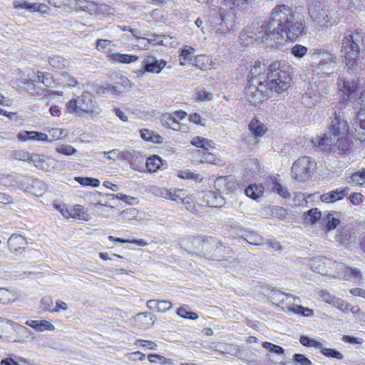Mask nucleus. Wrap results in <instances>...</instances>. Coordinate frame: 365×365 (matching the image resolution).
Returning <instances> with one entry per match:
<instances>
[{"mask_svg": "<svg viewBox=\"0 0 365 365\" xmlns=\"http://www.w3.org/2000/svg\"><path fill=\"white\" fill-rule=\"evenodd\" d=\"M298 9L286 4H277L271 11L272 21L274 25L277 23L275 31L282 36V42L284 38L296 39L304 32V16Z\"/></svg>", "mask_w": 365, "mask_h": 365, "instance_id": "nucleus-1", "label": "nucleus"}, {"mask_svg": "<svg viewBox=\"0 0 365 365\" xmlns=\"http://www.w3.org/2000/svg\"><path fill=\"white\" fill-rule=\"evenodd\" d=\"M292 81L290 66L285 61H274L270 63L266 73V78L259 87L260 102L271 97L274 93H283L290 87Z\"/></svg>", "mask_w": 365, "mask_h": 365, "instance_id": "nucleus-2", "label": "nucleus"}, {"mask_svg": "<svg viewBox=\"0 0 365 365\" xmlns=\"http://www.w3.org/2000/svg\"><path fill=\"white\" fill-rule=\"evenodd\" d=\"M341 53L350 73H356L359 63L365 56V33L350 31L344 34L341 41Z\"/></svg>", "mask_w": 365, "mask_h": 365, "instance_id": "nucleus-3", "label": "nucleus"}, {"mask_svg": "<svg viewBox=\"0 0 365 365\" xmlns=\"http://www.w3.org/2000/svg\"><path fill=\"white\" fill-rule=\"evenodd\" d=\"M247 36L257 42L281 43L282 36L275 31V25L270 16L268 21L257 20L252 22L246 29Z\"/></svg>", "mask_w": 365, "mask_h": 365, "instance_id": "nucleus-4", "label": "nucleus"}, {"mask_svg": "<svg viewBox=\"0 0 365 365\" xmlns=\"http://www.w3.org/2000/svg\"><path fill=\"white\" fill-rule=\"evenodd\" d=\"M266 65L259 61H255L251 66L250 73L248 75L249 84L245 88V95L247 99L252 103H257L260 102L259 87L262 86L266 78V73L267 72Z\"/></svg>", "mask_w": 365, "mask_h": 365, "instance_id": "nucleus-5", "label": "nucleus"}, {"mask_svg": "<svg viewBox=\"0 0 365 365\" xmlns=\"http://www.w3.org/2000/svg\"><path fill=\"white\" fill-rule=\"evenodd\" d=\"M337 57L334 53L320 48L311 54V70L317 75L328 76L337 68Z\"/></svg>", "mask_w": 365, "mask_h": 365, "instance_id": "nucleus-6", "label": "nucleus"}, {"mask_svg": "<svg viewBox=\"0 0 365 365\" xmlns=\"http://www.w3.org/2000/svg\"><path fill=\"white\" fill-rule=\"evenodd\" d=\"M66 108L69 113L81 116L83 113L98 114L100 108L93 101V97L88 92H83L76 99L70 100L66 103Z\"/></svg>", "mask_w": 365, "mask_h": 365, "instance_id": "nucleus-7", "label": "nucleus"}, {"mask_svg": "<svg viewBox=\"0 0 365 365\" xmlns=\"http://www.w3.org/2000/svg\"><path fill=\"white\" fill-rule=\"evenodd\" d=\"M204 256L212 260L225 261L232 257V251L216 238L206 237L204 242Z\"/></svg>", "mask_w": 365, "mask_h": 365, "instance_id": "nucleus-8", "label": "nucleus"}, {"mask_svg": "<svg viewBox=\"0 0 365 365\" xmlns=\"http://www.w3.org/2000/svg\"><path fill=\"white\" fill-rule=\"evenodd\" d=\"M317 168V163L309 156H302L295 160L292 167L294 178L300 182L307 180Z\"/></svg>", "mask_w": 365, "mask_h": 365, "instance_id": "nucleus-9", "label": "nucleus"}, {"mask_svg": "<svg viewBox=\"0 0 365 365\" xmlns=\"http://www.w3.org/2000/svg\"><path fill=\"white\" fill-rule=\"evenodd\" d=\"M329 119L330 121L327 127L333 136H343L349 134L350 128L348 125L347 119L344 111L341 110L334 111Z\"/></svg>", "mask_w": 365, "mask_h": 365, "instance_id": "nucleus-10", "label": "nucleus"}, {"mask_svg": "<svg viewBox=\"0 0 365 365\" xmlns=\"http://www.w3.org/2000/svg\"><path fill=\"white\" fill-rule=\"evenodd\" d=\"M218 13L213 9L210 13V16H216L211 23L213 25H219L220 27L217 29V32L220 31L221 33L227 32L230 29H232L235 22L236 16L235 14L229 11L225 12V10L223 7L220 6L218 10Z\"/></svg>", "mask_w": 365, "mask_h": 365, "instance_id": "nucleus-11", "label": "nucleus"}, {"mask_svg": "<svg viewBox=\"0 0 365 365\" xmlns=\"http://www.w3.org/2000/svg\"><path fill=\"white\" fill-rule=\"evenodd\" d=\"M313 263L312 264V269L314 272L322 274H327V270L326 269V265H329L333 268L336 269V274L338 277L339 272L345 273L347 265L337 262L336 261H332L331 259L323 257V256H317L315 257L313 260Z\"/></svg>", "mask_w": 365, "mask_h": 365, "instance_id": "nucleus-12", "label": "nucleus"}, {"mask_svg": "<svg viewBox=\"0 0 365 365\" xmlns=\"http://www.w3.org/2000/svg\"><path fill=\"white\" fill-rule=\"evenodd\" d=\"M351 127L349 134L356 140L364 142L365 140V109L360 107L356 113L355 118L351 122Z\"/></svg>", "mask_w": 365, "mask_h": 365, "instance_id": "nucleus-13", "label": "nucleus"}, {"mask_svg": "<svg viewBox=\"0 0 365 365\" xmlns=\"http://www.w3.org/2000/svg\"><path fill=\"white\" fill-rule=\"evenodd\" d=\"M165 66L166 61L165 60H157L152 56H148L142 61V66L138 72L141 74L145 72L159 73Z\"/></svg>", "mask_w": 365, "mask_h": 365, "instance_id": "nucleus-14", "label": "nucleus"}, {"mask_svg": "<svg viewBox=\"0 0 365 365\" xmlns=\"http://www.w3.org/2000/svg\"><path fill=\"white\" fill-rule=\"evenodd\" d=\"M204 242L205 238L195 237L192 238L191 240L182 241L181 248L183 245L187 253H195L204 256Z\"/></svg>", "mask_w": 365, "mask_h": 365, "instance_id": "nucleus-15", "label": "nucleus"}, {"mask_svg": "<svg viewBox=\"0 0 365 365\" xmlns=\"http://www.w3.org/2000/svg\"><path fill=\"white\" fill-rule=\"evenodd\" d=\"M26 244V238L19 234L11 235L7 242L9 250L15 255L21 254L25 250L23 246Z\"/></svg>", "mask_w": 365, "mask_h": 365, "instance_id": "nucleus-16", "label": "nucleus"}, {"mask_svg": "<svg viewBox=\"0 0 365 365\" xmlns=\"http://www.w3.org/2000/svg\"><path fill=\"white\" fill-rule=\"evenodd\" d=\"M53 159L36 153L31 154L29 162L32 163L35 167L45 171H49V169L54 168Z\"/></svg>", "mask_w": 365, "mask_h": 365, "instance_id": "nucleus-17", "label": "nucleus"}, {"mask_svg": "<svg viewBox=\"0 0 365 365\" xmlns=\"http://www.w3.org/2000/svg\"><path fill=\"white\" fill-rule=\"evenodd\" d=\"M272 300L277 302V305L281 307L283 310H287V304L291 301H294L296 298L290 294L282 292L278 289H273L269 294Z\"/></svg>", "mask_w": 365, "mask_h": 365, "instance_id": "nucleus-18", "label": "nucleus"}, {"mask_svg": "<svg viewBox=\"0 0 365 365\" xmlns=\"http://www.w3.org/2000/svg\"><path fill=\"white\" fill-rule=\"evenodd\" d=\"M349 190L350 189L346 187L338 188L329 192L324 193L321 195L320 198L321 200L324 202H334L336 201L341 200L346 197L349 194Z\"/></svg>", "mask_w": 365, "mask_h": 365, "instance_id": "nucleus-19", "label": "nucleus"}, {"mask_svg": "<svg viewBox=\"0 0 365 365\" xmlns=\"http://www.w3.org/2000/svg\"><path fill=\"white\" fill-rule=\"evenodd\" d=\"M17 138L20 141L36 140L52 142L53 139H48L47 134L38 131H21L17 135Z\"/></svg>", "mask_w": 365, "mask_h": 365, "instance_id": "nucleus-20", "label": "nucleus"}, {"mask_svg": "<svg viewBox=\"0 0 365 365\" xmlns=\"http://www.w3.org/2000/svg\"><path fill=\"white\" fill-rule=\"evenodd\" d=\"M309 16L320 26L329 28L333 25L331 19L329 17V11L326 9H321L319 11Z\"/></svg>", "mask_w": 365, "mask_h": 365, "instance_id": "nucleus-21", "label": "nucleus"}, {"mask_svg": "<svg viewBox=\"0 0 365 365\" xmlns=\"http://www.w3.org/2000/svg\"><path fill=\"white\" fill-rule=\"evenodd\" d=\"M265 186L267 190H270L271 191L276 192L280 196L284 198H288L290 197V194L288 191L284 189L275 178L272 177H268L265 181Z\"/></svg>", "mask_w": 365, "mask_h": 365, "instance_id": "nucleus-22", "label": "nucleus"}, {"mask_svg": "<svg viewBox=\"0 0 365 365\" xmlns=\"http://www.w3.org/2000/svg\"><path fill=\"white\" fill-rule=\"evenodd\" d=\"M203 201L210 207H220L223 204V198L216 192H206L203 197Z\"/></svg>", "mask_w": 365, "mask_h": 365, "instance_id": "nucleus-23", "label": "nucleus"}, {"mask_svg": "<svg viewBox=\"0 0 365 365\" xmlns=\"http://www.w3.org/2000/svg\"><path fill=\"white\" fill-rule=\"evenodd\" d=\"M294 301H290L287 304V311L304 317H311L314 314V312L312 309L308 307H304L302 305H295L294 304Z\"/></svg>", "mask_w": 365, "mask_h": 365, "instance_id": "nucleus-24", "label": "nucleus"}, {"mask_svg": "<svg viewBox=\"0 0 365 365\" xmlns=\"http://www.w3.org/2000/svg\"><path fill=\"white\" fill-rule=\"evenodd\" d=\"M266 186L262 185H250L245 190L246 195L254 200L261 197L265 190Z\"/></svg>", "mask_w": 365, "mask_h": 365, "instance_id": "nucleus-25", "label": "nucleus"}, {"mask_svg": "<svg viewBox=\"0 0 365 365\" xmlns=\"http://www.w3.org/2000/svg\"><path fill=\"white\" fill-rule=\"evenodd\" d=\"M26 324L39 331H43L45 330H53L55 329L53 324L46 320H42L40 322L36 320H30L27 321Z\"/></svg>", "mask_w": 365, "mask_h": 365, "instance_id": "nucleus-26", "label": "nucleus"}, {"mask_svg": "<svg viewBox=\"0 0 365 365\" xmlns=\"http://www.w3.org/2000/svg\"><path fill=\"white\" fill-rule=\"evenodd\" d=\"M163 165L162 159L157 155H152L146 160V168L150 173L155 172Z\"/></svg>", "mask_w": 365, "mask_h": 365, "instance_id": "nucleus-27", "label": "nucleus"}, {"mask_svg": "<svg viewBox=\"0 0 365 365\" xmlns=\"http://www.w3.org/2000/svg\"><path fill=\"white\" fill-rule=\"evenodd\" d=\"M110 58L113 61L122 63H130L135 62L138 59V57L135 55L124 54L120 53H112L110 55Z\"/></svg>", "mask_w": 365, "mask_h": 365, "instance_id": "nucleus-28", "label": "nucleus"}, {"mask_svg": "<svg viewBox=\"0 0 365 365\" xmlns=\"http://www.w3.org/2000/svg\"><path fill=\"white\" fill-rule=\"evenodd\" d=\"M160 121L163 125H166L168 128H170L175 130H179L180 129V124L172 115L165 113L162 115Z\"/></svg>", "mask_w": 365, "mask_h": 365, "instance_id": "nucleus-29", "label": "nucleus"}, {"mask_svg": "<svg viewBox=\"0 0 365 365\" xmlns=\"http://www.w3.org/2000/svg\"><path fill=\"white\" fill-rule=\"evenodd\" d=\"M361 272L358 268H352L351 267L347 266L345 273L339 272L338 274L339 278L344 279L346 280H349L351 279H361Z\"/></svg>", "mask_w": 365, "mask_h": 365, "instance_id": "nucleus-30", "label": "nucleus"}, {"mask_svg": "<svg viewBox=\"0 0 365 365\" xmlns=\"http://www.w3.org/2000/svg\"><path fill=\"white\" fill-rule=\"evenodd\" d=\"M18 297L16 293L4 288H0V304H7L14 302Z\"/></svg>", "mask_w": 365, "mask_h": 365, "instance_id": "nucleus-31", "label": "nucleus"}, {"mask_svg": "<svg viewBox=\"0 0 365 365\" xmlns=\"http://www.w3.org/2000/svg\"><path fill=\"white\" fill-rule=\"evenodd\" d=\"M191 143L197 147L202 148L201 150H209L210 148H214L215 143L208 139L196 136L192 138Z\"/></svg>", "mask_w": 365, "mask_h": 365, "instance_id": "nucleus-32", "label": "nucleus"}, {"mask_svg": "<svg viewBox=\"0 0 365 365\" xmlns=\"http://www.w3.org/2000/svg\"><path fill=\"white\" fill-rule=\"evenodd\" d=\"M249 129L255 137H262L265 133L263 124L260 123L259 121L255 118H253L250 121Z\"/></svg>", "mask_w": 365, "mask_h": 365, "instance_id": "nucleus-33", "label": "nucleus"}, {"mask_svg": "<svg viewBox=\"0 0 365 365\" xmlns=\"http://www.w3.org/2000/svg\"><path fill=\"white\" fill-rule=\"evenodd\" d=\"M48 62L51 66L58 69L65 68L68 63L67 59L57 55L49 56L48 58Z\"/></svg>", "mask_w": 365, "mask_h": 365, "instance_id": "nucleus-34", "label": "nucleus"}, {"mask_svg": "<svg viewBox=\"0 0 365 365\" xmlns=\"http://www.w3.org/2000/svg\"><path fill=\"white\" fill-rule=\"evenodd\" d=\"M34 81L38 83L41 82L46 87H52L54 83L52 75L44 72H38Z\"/></svg>", "mask_w": 365, "mask_h": 365, "instance_id": "nucleus-35", "label": "nucleus"}, {"mask_svg": "<svg viewBox=\"0 0 365 365\" xmlns=\"http://www.w3.org/2000/svg\"><path fill=\"white\" fill-rule=\"evenodd\" d=\"M194 154L199 158V161L201 163H215V158L214 155L208 150H197L194 152Z\"/></svg>", "mask_w": 365, "mask_h": 365, "instance_id": "nucleus-36", "label": "nucleus"}, {"mask_svg": "<svg viewBox=\"0 0 365 365\" xmlns=\"http://www.w3.org/2000/svg\"><path fill=\"white\" fill-rule=\"evenodd\" d=\"M349 135V134H346L343 136H336L337 139L336 145H337L338 149L344 153L349 151L351 148L352 143L348 138Z\"/></svg>", "mask_w": 365, "mask_h": 365, "instance_id": "nucleus-37", "label": "nucleus"}, {"mask_svg": "<svg viewBox=\"0 0 365 365\" xmlns=\"http://www.w3.org/2000/svg\"><path fill=\"white\" fill-rule=\"evenodd\" d=\"M195 51V48L191 46H185L181 49L180 54V64L185 65L186 62L192 61V54Z\"/></svg>", "mask_w": 365, "mask_h": 365, "instance_id": "nucleus-38", "label": "nucleus"}, {"mask_svg": "<svg viewBox=\"0 0 365 365\" xmlns=\"http://www.w3.org/2000/svg\"><path fill=\"white\" fill-rule=\"evenodd\" d=\"M176 313L179 317L184 319H188L192 320H196L197 319H198L197 314L190 311L187 305H183L179 307L177 309Z\"/></svg>", "mask_w": 365, "mask_h": 365, "instance_id": "nucleus-39", "label": "nucleus"}, {"mask_svg": "<svg viewBox=\"0 0 365 365\" xmlns=\"http://www.w3.org/2000/svg\"><path fill=\"white\" fill-rule=\"evenodd\" d=\"M140 133L141 138L146 141H150L155 143H159L162 142L161 136L154 133V132L150 130L142 129L140 130Z\"/></svg>", "mask_w": 365, "mask_h": 365, "instance_id": "nucleus-40", "label": "nucleus"}, {"mask_svg": "<svg viewBox=\"0 0 365 365\" xmlns=\"http://www.w3.org/2000/svg\"><path fill=\"white\" fill-rule=\"evenodd\" d=\"M74 180L81 184L82 186H91L93 187H97L100 185L99 180L90 177H75Z\"/></svg>", "mask_w": 365, "mask_h": 365, "instance_id": "nucleus-41", "label": "nucleus"}, {"mask_svg": "<svg viewBox=\"0 0 365 365\" xmlns=\"http://www.w3.org/2000/svg\"><path fill=\"white\" fill-rule=\"evenodd\" d=\"M302 345L306 347H314L315 349H321L322 344L315 339L311 338L306 335H302L299 339Z\"/></svg>", "mask_w": 365, "mask_h": 365, "instance_id": "nucleus-42", "label": "nucleus"}, {"mask_svg": "<svg viewBox=\"0 0 365 365\" xmlns=\"http://www.w3.org/2000/svg\"><path fill=\"white\" fill-rule=\"evenodd\" d=\"M71 217L86 221L88 220L90 218L89 214L87 212V210H86V209L80 205H76L73 207Z\"/></svg>", "mask_w": 365, "mask_h": 365, "instance_id": "nucleus-43", "label": "nucleus"}, {"mask_svg": "<svg viewBox=\"0 0 365 365\" xmlns=\"http://www.w3.org/2000/svg\"><path fill=\"white\" fill-rule=\"evenodd\" d=\"M320 353L325 356L326 357L330 359H335L337 360L343 359V355L341 352L334 349L331 348H325L322 346L320 349Z\"/></svg>", "mask_w": 365, "mask_h": 365, "instance_id": "nucleus-44", "label": "nucleus"}, {"mask_svg": "<svg viewBox=\"0 0 365 365\" xmlns=\"http://www.w3.org/2000/svg\"><path fill=\"white\" fill-rule=\"evenodd\" d=\"M357 83L354 80H344L343 81L344 93L347 98L355 93L357 89Z\"/></svg>", "mask_w": 365, "mask_h": 365, "instance_id": "nucleus-45", "label": "nucleus"}, {"mask_svg": "<svg viewBox=\"0 0 365 365\" xmlns=\"http://www.w3.org/2000/svg\"><path fill=\"white\" fill-rule=\"evenodd\" d=\"M125 87V86L120 85V86H113L106 84V86H101L99 88L98 93L102 94H107V93H118L121 92V91Z\"/></svg>", "mask_w": 365, "mask_h": 365, "instance_id": "nucleus-46", "label": "nucleus"}, {"mask_svg": "<svg viewBox=\"0 0 365 365\" xmlns=\"http://www.w3.org/2000/svg\"><path fill=\"white\" fill-rule=\"evenodd\" d=\"M27 176H17V181L15 185H17L21 190L27 192H33L32 183L31 181L25 180L24 178Z\"/></svg>", "mask_w": 365, "mask_h": 365, "instance_id": "nucleus-47", "label": "nucleus"}, {"mask_svg": "<svg viewBox=\"0 0 365 365\" xmlns=\"http://www.w3.org/2000/svg\"><path fill=\"white\" fill-rule=\"evenodd\" d=\"M35 83L36 82L34 81V79L26 81L24 83L25 89L31 94L34 96H41L43 93V90L39 87H37L35 85Z\"/></svg>", "mask_w": 365, "mask_h": 365, "instance_id": "nucleus-48", "label": "nucleus"}, {"mask_svg": "<svg viewBox=\"0 0 365 365\" xmlns=\"http://www.w3.org/2000/svg\"><path fill=\"white\" fill-rule=\"evenodd\" d=\"M17 181V175L0 174V184L4 186H14Z\"/></svg>", "mask_w": 365, "mask_h": 365, "instance_id": "nucleus-49", "label": "nucleus"}, {"mask_svg": "<svg viewBox=\"0 0 365 365\" xmlns=\"http://www.w3.org/2000/svg\"><path fill=\"white\" fill-rule=\"evenodd\" d=\"M262 346L269 351L278 355H282L284 353V349L282 346L274 344L271 342L264 341L262 344Z\"/></svg>", "mask_w": 365, "mask_h": 365, "instance_id": "nucleus-50", "label": "nucleus"}, {"mask_svg": "<svg viewBox=\"0 0 365 365\" xmlns=\"http://www.w3.org/2000/svg\"><path fill=\"white\" fill-rule=\"evenodd\" d=\"M322 7L320 0H309L308 4V12L309 16H313L317 11H319Z\"/></svg>", "mask_w": 365, "mask_h": 365, "instance_id": "nucleus-51", "label": "nucleus"}, {"mask_svg": "<svg viewBox=\"0 0 365 365\" xmlns=\"http://www.w3.org/2000/svg\"><path fill=\"white\" fill-rule=\"evenodd\" d=\"M308 48L301 44L294 45L291 49V53L296 58H302L307 53Z\"/></svg>", "mask_w": 365, "mask_h": 365, "instance_id": "nucleus-52", "label": "nucleus"}, {"mask_svg": "<svg viewBox=\"0 0 365 365\" xmlns=\"http://www.w3.org/2000/svg\"><path fill=\"white\" fill-rule=\"evenodd\" d=\"M352 182L356 185L365 184V170H358L350 177Z\"/></svg>", "mask_w": 365, "mask_h": 365, "instance_id": "nucleus-53", "label": "nucleus"}, {"mask_svg": "<svg viewBox=\"0 0 365 365\" xmlns=\"http://www.w3.org/2000/svg\"><path fill=\"white\" fill-rule=\"evenodd\" d=\"M56 151L58 153L63 154L65 155H72L78 153V150L70 145H63L56 148Z\"/></svg>", "mask_w": 365, "mask_h": 365, "instance_id": "nucleus-54", "label": "nucleus"}, {"mask_svg": "<svg viewBox=\"0 0 365 365\" xmlns=\"http://www.w3.org/2000/svg\"><path fill=\"white\" fill-rule=\"evenodd\" d=\"M108 197L110 200L119 199L128 204H133V201L136 200V198L133 197L123 193L109 194L108 195Z\"/></svg>", "mask_w": 365, "mask_h": 365, "instance_id": "nucleus-55", "label": "nucleus"}, {"mask_svg": "<svg viewBox=\"0 0 365 365\" xmlns=\"http://www.w3.org/2000/svg\"><path fill=\"white\" fill-rule=\"evenodd\" d=\"M321 212L317 208H312L307 212V220L311 223H314L321 217Z\"/></svg>", "mask_w": 365, "mask_h": 365, "instance_id": "nucleus-56", "label": "nucleus"}, {"mask_svg": "<svg viewBox=\"0 0 365 365\" xmlns=\"http://www.w3.org/2000/svg\"><path fill=\"white\" fill-rule=\"evenodd\" d=\"M339 220L335 218L332 213H328L327 215V222H325L326 228L328 230H334L339 225Z\"/></svg>", "mask_w": 365, "mask_h": 365, "instance_id": "nucleus-57", "label": "nucleus"}, {"mask_svg": "<svg viewBox=\"0 0 365 365\" xmlns=\"http://www.w3.org/2000/svg\"><path fill=\"white\" fill-rule=\"evenodd\" d=\"M293 360L296 365H312V362L304 354H294Z\"/></svg>", "mask_w": 365, "mask_h": 365, "instance_id": "nucleus-58", "label": "nucleus"}, {"mask_svg": "<svg viewBox=\"0 0 365 365\" xmlns=\"http://www.w3.org/2000/svg\"><path fill=\"white\" fill-rule=\"evenodd\" d=\"M312 143L315 146H319L322 148L326 147L329 144V143H331V144L332 143V138H331V136L329 138L326 135L323 137L318 136L315 138V139L312 140Z\"/></svg>", "mask_w": 365, "mask_h": 365, "instance_id": "nucleus-59", "label": "nucleus"}, {"mask_svg": "<svg viewBox=\"0 0 365 365\" xmlns=\"http://www.w3.org/2000/svg\"><path fill=\"white\" fill-rule=\"evenodd\" d=\"M252 0H230V4H232L231 8H237L240 10L245 9L248 7L250 4H251Z\"/></svg>", "mask_w": 365, "mask_h": 365, "instance_id": "nucleus-60", "label": "nucleus"}, {"mask_svg": "<svg viewBox=\"0 0 365 365\" xmlns=\"http://www.w3.org/2000/svg\"><path fill=\"white\" fill-rule=\"evenodd\" d=\"M25 178V180L31 182V183H32V190L35 187H38L41 190V191H44V190H46V185L42 180L36 179V178H33L32 177H26V178Z\"/></svg>", "mask_w": 365, "mask_h": 365, "instance_id": "nucleus-61", "label": "nucleus"}, {"mask_svg": "<svg viewBox=\"0 0 365 365\" xmlns=\"http://www.w3.org/2000/svg\"><path fill=\"white\" fill-rule=\"evenodd\" d=\"M12 157L19 160L29 161L31 154L24 150H14L12 152Z\"/></svg>", "mask_w": 365, "mask_h": 365, "instance_id": "nucleus-62", "label": "nucleus"}, {"mask_svg": "<svg viewBox=\"0 0 365 365\" xmlns=\"http://www.w3.org/2000/svg\"><path fill=\"white\" fill-rule=\"evenodd\" d=\"M172 302L168 300H158L157 312L164 313L172 308Z\"/></svg>", "mask_w": 365, "mask_h": 365, "instance_id": "nucleus-63", "label": "nucleus"}, {"mask_svg": "<svg viewBox=\"0 0 365 365\" xmlns=\"http://www.w3.org/2000/svg\"><path fill=\"white\" fill-rule=\"evenodd\" d=\"M153 193L157 197H161L165 199H170V190L163 187H155L153 190Z\"/></svg>", "mask_w": 365, "mask_h": 365, "instance_id": "nucleus-64", "label": "nucleus"}]
</instances>
